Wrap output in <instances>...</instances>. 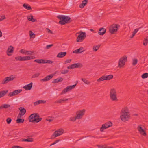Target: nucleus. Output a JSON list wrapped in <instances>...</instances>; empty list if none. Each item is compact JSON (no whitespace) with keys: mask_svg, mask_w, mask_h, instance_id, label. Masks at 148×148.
<instances>
[{"mask_svg":"<svg viewBox=\"0 0 148 148\" xmlns=\"http://www.w3.org/2000/svg\"><path fill=\"white\" fill-rule=\"evenodd\" d=\"M68 100V99L63 98L60 99L56 100L54 102V103L55 104H59L63 103H64V102L67 101Z\"/></svg>","mask_w":148,"mask_h":148,"instance_id":"nucleus-16","label":"nucleus"},{"mask_svg":"<svg viewBox=\"0 0 148 148\" xmlns=\"http://www.w3.org/2000/svg\"><path fill=\"white\" fill-rule=\"evenodd\" d=\"M46 101L42 100H39L38 101V103L39 104H44L46 103Z\"/></svg>","mask_w":148,"mask_h":148,"instance_id":"nucleus-45","label":"nucleus"},{"mask_svg":"<svg viewBox=\"0 0 148 148\" xmlns=\"http://www.w3.org/2000/svg\"><path fill=\"white\" fill-rule=\"evenodd\" d=\"M30 32H31V33H30V37H32V36H33V35H35V34H34L31 31H30Z\"/></svg>","mask_w":148,"mask_h":148,"instance_id":"nucleus-59","label":"nucleus"},{"mask_svg":"<svg viewBox=\"0 0 148 148\" xmlns=\"http://www.w3.org/2000/svg\"><path fill=\"white\" fill-rule=\"evenodd\" d=\"M54 62L53 61L45 60V63H49V64H52Z\"/></svg>","mask_w":148,"mask_h":148,"instance_id":"nucleus-41","label":"nucleus"},{"mask_svg":"<svg viewBox=\"0 0 148 148\" xmlns=\"http://www.w3.org/2000/svg\"><path fill=\"white\" fill-rule=\"evenodd\" d=\"M12 121L11 119L10 118H8L6 119V122L8 124H10Z\"/></svg>","mask_w":148,"mask_h":148,"instance_id":"nucleus-49","label":"nucleus"},{"mask_svg":"<svg viewBox=\"0 0 148 148\" xmlns=\"http://www.w3.org/2000/svg\"><path fill=\"white\" fill-rule=\"evenodd\" d=\"M76 84H75V85H71V86H69L70 87L71 89L72 90V89L74 88L76 86Z\"/></svg>","mask_w":148,"mask_h":148,"instance_id":"nucleus-57","label":"nucleus"},{"mask_svg":"<svg viewBox=\"0 0 148 148\" xmlns=\"http://www.w3.org/2000/svg\"><path fill=\"white\" fill-rule=\"evenodd\" d=\"M16 147L17 146H14L12 147V148H17Z\"/></svg>","mask_w":148,"mask_h":148,"instance_id":"nucleus-64","label":"nucleus"},{"mask_svg":"<svg viewBox=\"0 0 148 148\" xmlns=\"http://www.w3.org/2000/svg\"><path fill=\"white\" fill-rule=\"evenodd\" d=\"M113 77V76L112 75H110L107 76L103 75L98 79L97 81L100 82L105 80H108L112 79Z\"/></svg>","mask_w":148,"mask_h":148,"instance_id":"nucleus-7","label":"nucleus"},{"mask_svg":"<svg viewBox=\"0 0 148 148\" xmlns=\"http://www.w3.org/2000/svg\"><path fill=\"white\" fill-rule=\"evenodd\" d=\"M40 75V73H37L36 74H34L32 76V78H34L38 77Z\"/></svg>","mask_w":148,"mask_h":148,"instance_id":"nucleus-40","label":"nucleus"},{"mask_svg":"<svg viewBox=\"0 0 148 148\" xmlns=\"http://www.w3.org/2000/svg\"><path fill=\"white\" fill-rule=\"evenodd\" d=\"M34 62L39 64H45V60L42 59H36L34 60Z\"/></svg>","mask_w":148,"mask_h":148,"instance_id":"nucleus-26","label":"nucleus"},{"mask_svg":"<svg viewBox=\"0 0 148 148\" xmlns=\"http://www.w3.org/2000/svg\"><path fill=\"white\" fill-rule=\"evenodd\" d=\"M110 99L112 101H118L116 92L114 89H111L110 93Z\"/></svg>","mask_w":148,"mask_h":148,"instance_id":"nucleus-3","label":"nucleus"},{"mask_svg":"<svg viewBox=\"0 0 148 148\" xmlns=\"http://www.w3.org/2000/svg\"><path fill=\"white\" fill-rule=\"evenodd\" d=\"M53 44H51L49 45H48L46 46V48L47 49H48L51 48L52 46H53Z\"/></svg>","mask_w":148,"mask_h":148,"instance_id":"nucleus-55","label":"nucleus"},{"mask_svg":"<svg viewBox=\"0 0 148 148\" xmlns=\"http://www.w3.org/2000/svg\"><path fill=\"white\" fill-rule=\"evenodd\" d=\"M64 132V130L62 129H59L56 131L51 136V139H53L56 137L59 136L62 134Z\"/></svg>","mask_w":148,"mask_h":148,"instance_id":"nucleus-4","label":"nucleus"},{"mask_svg":"<svg viewBox=\"0 0 148 148\" xmlns=\"http://www.w3.org/2000/svg\"><path fill=\"white\" fill-rule=\"evenodd\" d=\"M83 66L82 64L80 63L73 64L67 67L69 69H73L76 68H81Z\"/></svg>","mask_w":148,"mask_h":148,"instance_id":"nucleus-11","label":"nucleus"},{"mask_svg":"<svg viewBox=\"0 0 148 148\" xmlns=\"http://www.w3.org/2000/svg\"><path fill=\"white\" fill-rule=\"evenodd\" d=\"M33 16H32V15H31L29 17H28L27 19L29 21H31L32 20V19H33Z\"/></svg>","mask_w":148,"mask_h":148,"instance_id":"nucleus-52","label":"nucleus"},{"mask_svg":"<svg viewBox=\"0 0 148 148\" xmlns=\"http://www.w3.org/2000/svg\"><path fill=\"white\" fill-rule=\"evenodd\" d=\"M71 61V59H67L64 62V64H66L67 63H69Z\"/></svg>","mask_w":148,"mask_h":148,"instance_id":"nucleus-51","label":"nucleus"},{"mask_svg":"<svg viewBox=\"0 0 148 148\" xmlns=\"http://www.w3.org/2000/svg\"><path fill=\"white\" fill-rule=\"evenodd\" d=\"M148 77V73H145L142 75L141 77L143 79L146 78Z\"/></svg>","mask_w":148,"mask_h":148,"instance_id":"nucleus-34","label":"nucleus"},{"mask_svg":"<svg viewBox=\"0 0 148 148\" xmlns=\"http://www.w3.org/2000/svg\"><path fill=\"white\" fill-rule=\"evenodd\" d=\"M22 91V90H15L13 92L14 93L15 95H17L18 93H20Z\"/></svg>","mask_w":148,"mask_h":148,"instance_id":"nucleus-38","label":"nucleus"},{"mask_svg":"<svg viewBox=\"0 0 148 148\" xmlns=\"http://www.w3.org/2000/svg\"><path fill=\"white\" fill-rule=\"evenodd\" d=\"M81 79L85 84H89L90 83V82L88 81V80H86L85 78H82Z\"/></svg>","mask_w":148,"mask_h":148,"instance_id":"nucleus-37","label":"nucleus"},{"mask_svg":"<svg viewBox=\"0 0 148 148\" xmlns=\"http://www.w3.org/2000/svg\"><path fill=\"white\" fill-rule=\"evenodd\" d=\"M127 56H125L121 58L118 62V66L120 68L122 67L125 64V63L127 60Z\"/></svg>","mask_w":148,"mask_h":148,"instance_id":"nucleus-5","label":"nucleus"},{"mask_svg":"<svg viewBox=\"0 0 148 148\" xmlns=\"http://www.w3.org/2000/svg\"><path fill=\"white\" fill-rule=\"evenodd\" d=\"M42 119V118H39V117H36L34 119V120H32V121H33L32 122H35L37 123L39 121H41Z\"/></svg>","mask_w":148,"mask_h":148,"instance_id":"nucleus-28","label":"nucleus"},{"mask_svg":"<svg viewBox=\"0 0 148 148\" xmlns=\"http://www.w3.org/2000/svg\"><path fill=\"white\" fill-rule=\"evenodd\" d=\"M28 57H29V58L28 59V60L35 58V57L34 56H28Z\"/></svg>","mask_w":148,"mask_h":148,"instance_id":"nucleus-53","label":"nucleus"},{"mask_svg":"<svg viewBox=\"0 0 148 148\" xmlns=\"http://www.w3.org/2000/svg\"><path fill=\"white\" fill-rule=\"evenodd\" d=\"M107 128L106 127L104 124L102 125V127L100 128V131L103 132L104 130L106 129Z\"/></svg>","mask_w":148,"mask_h":148,"instance_id":"nucleus-36","label":"nucleus"},{"mask_svg":"<svg viewBox=\"0 0 148 148\" xmlns=\"http://www.w3.org/2000/svg\"><path fill=\"white\" fill-rule=\"evenodd\" d=\"M85 112L84 109L77 111L76 112L77 116H76L77 119H79L82 118L84 115Z\"/></svg>","mask_w":148,"mask_h":148,"instance_id":"nucleus-10","label":"nucleus"},{"mask_svg":"<svg viewBox=\"0 0 148 148\" xmlns=\"http://www.w3.org/2000/svg\"><path fill=\"white\" fill-rule=\"evenodd\" d=\"M101 45H98L96 46H94L93 47V50L94 51H97L100 47Z\"/></svg>","mask_w":148,"mask_h":148,"instance_id":"nucleus-29","label":"nucleus"},{"mask_svg":"<svg viewBox=\"0 0 148 148\" xmlns=\"http://www.w3.org/2000/svg\"><path fill=\"white\" fill-rule=\"evenodd\" d=\"M22 116H18L17 119L16 120V122L18 124L23 123L24 121L25 120L24 119L21 118Z\"/></svg>","mask_w":148,"mask_h":148,"instance_id":"nucleus-18","label":"nucleus"},{"mask_svg":"<svg viewBox=\"0 0 148 148\" xmlns=\"http://www.w3.org/2000/svg\"><path fill=\"white\" fill-rule=\"evenodd\" d=\"M34 53V51H27V55H33Z\"/></svg>","mask_w":148,"mask_h":148,"instance_id":"nucleus-48","label":"nucleus"},{"mask_svg":"<svg viewBox=\"0 0 148 148\" xmlns=\"http://www.w3.org/2000/svg\"><path fill=\"white\" fill-rule=\"evenodd\" d=\"M119 27H120L119 25L116 24H113L109 28V31L111 34H113L117 31L118 28Z\"/></svg>","mask_w":148,"mask_h":148,"instance_id":"nucleus-6","label":"nucleus"},{"mask_svg":"<svg viewBox=\"0 0 148 148\" xmlns=\"http://www.w3.org/2000/svg\"><path fill=\"white\" fill-rule=\"evenodd\" d=\"M47 29L48 30V33H51V34H53V32H52V31H51V30H50L48 28H47Z\"/></svg>","mask_w":148,"mask_h":148,"instance_id":"nucleus-58","label":"nucleus"},{"mask_svg":"<svg viewBox=\"0 0 148 148\" xmlns=\"http://www.w3.org/2000/svg\"><path fill=\"white\" fill-rule=\"evenodd\" d=\"M138 60L136 59H134L133 60L132 65L135 66L137 64Z\"/></svg>","mask_w":148,"mask_h":148,"instance_id":"nucleus-39","label":"nucleus"},{"mask_svg":"<svg viewBox=\"0 0 148 148\" xmlns=\"http://www.w3.org/2000/svg\"><path fill=\"white\" fill-rule=\"evenodd\" d=\"M34 106H36L37 105L39 104V103H38V101L35 102H34Z\"/></svg>","mask_w":148,"mask_h":148,"instance_id":"nucleus-60","label":"nucleus"},{"mask_svg":"<svg viewBox=\"0 0 148 148\" xmlns=\"http://www.w3.org/2000/svg\"><path fill=\"white\" fill-rule=\"evenodd\" d=\"M15 59L17 60L22 61V58L21 56L15 57Z\"/></svg>","mask_w":148,"mask_h":148,"instance_id":"nucleus-47","label":"nucleus"},{"mask_svg":"<svg viewBox=\"0 0 148 148\" xmlns=\"http://www.w3.org/2000/svg\"><path fill=\"white\" fill-rule=\"evenodd\" d=\"M130 117V111L127 107L123 108L121 111V114L120 118L123 121H127Z\"/></svg>","mask_w":148,"mask_h":148,"instance_id":"nucleus-1","label":"nucleus"},{"mask_svg":"<svg viewBox=\"0 0 148 148\" xmlns=\"http://www.w3.org/2000/svg\"><path fill=\"white\" fill-rule=\"evenodd\" d=\"M33 83L31 82L29 84L26 85L23 87V88L26 90H30L32 87Z\"/></svg>","mask_w":148,"mask_h":148,"instance_id":"nucleus-20","label":"nucleus"},{"mask_svg":"<svg viewBox=\"0 0 148 148\" xmlns=\"http://www.w3.org/2000/svg\"><path fill=\"white\" fill-rule=\"evenodd\" d=\"M63 78L62 77L57 78L56 79H54L52 82V83H56L59 82H61L63 81Z\"/></svg>","mask_w":148,"mask_h":148,"instance_id":"nucleus-23","label":"nucleus"},{"mask_svg":"<svg viewBox=\"0 0 148 148\" xmlns=\"http://www.w3.org/2000/svg\"><path fill=\"white\" fill-rule=\"evenodd\" d=\"M69 72V70H62L61 72V74H67Z\"/></svg>","mask_w":148,"mask_h":148,"instance_id":"nucleus-46","label":"nucleus"},{"mask_svg":"<svg viewBox=\"0 0 148 148\" xmlns=\"http://www.w3.org/2000/svg\"><path fill=\"white\" fill-rule=\"evenodd\" d=\"M21 141H22L32 142L33 141V139L32 138H30L26 139H22Z\"/></svg>","mask_w":148,"mask_h":148,"instance_id":"nucleus-30","label":"nucleus"},{"mask_svg":"<svg viewBox=\"0 0 148 148\" xmlns=\"http://www.w3.org/2000/svg\"><path fill=\"white\" fill-rule=\"evenodd\" d=\"M13 76V75H12L10 77H6L1 81V84H7L9 82L13 81L15 78V77Z\"/></svg>","mask_w":148,"mask_h":148,"instance_id":"nucleus-8","label":"nucleus"},{"mask_svg":"<svg viewBox=\"0 0 148 148\" xmlns=\"http://www.w3.org/2000/svg\"><path fill=\"white\" fill-rule=\"evenodd\" d=\"M10 105L8 104H4L0 106V110L3 108L7 109L10 107Z\"/></svg>","mask_w":148,"mask_h":148,"instance_id":"nucleus-27","label":"nucleus"},{"mask_svg":"<svg viewBox=\"0 0 148 148\" xmlns=\"http://www.w3.org/2000/svg\"><path fill=\"white\" fill-rule=\"evenodd\" d=\"M138 130L139 131L140 134L142 135L145 136L146 135V133L145 132V130H143L141 126L139 125L137 127Z\"/></svg>","mask_w":148,"mask_h":148,"instance_id":"nucleus-14","label":"nucleus"},{"mask_svg":"<svg viewBox=\"0 0 148 148\" xmlns=\"http://www.w3.org/2000/svg\"><path fill=\"white\" fill-rule=\"evenodd\" d=\"M15 94L13 92H10L8 95V96H10V97H12V96H15Z\"/></svg>","mask_w":148,"mask_h":148,"instance_id":"nucleus-50","label":"nucleus"},{"mask_svg":"<svg viewBox=\"0 0 148 148\" xmlns=\"http://www.w3.org/2000/svg\"><path fill=\"white\" fill-rule=\"evenodd\" d=\"M84 2H85V3L81 4L79 5V7L81 8H82L86 5L88 2V0H84Z\"/></svg>","mask_w":148,"mask_h":148,"instance_id":"nucleus-33","label":"nucleus"},{"mask_svg":"<svg viewBox=\"0 0 148 148\" xmlns=\"http://www.w3.org/2000/svg\"><path fill=\"white\" fill-rule=\"evenodd\" d=\"M20 112L18 116H22L24 115L26 112V110L23 107H20L18 108Z\"/></svg>","mask_w":148,"mask_h":148,"instance_id":"nucleus-13","label":"nucleus"},{"mask_svg":"<svg viewBox=\"0 0 148 148\" xmlns=\"http://www.w3.org/2000/svg\"><path fill=\"white\" fill-rule=\"evenodd\" d=\"M39 115L37 113H34L31 114L30 116H29V122H33V121H32V120H34L36 117H39Z\"/></svg>","mask_w":148,"mask_h":148,"instance_id":"nucleus-12","label":"nucleus"},{"mask_svg":"<svg viewBox=\"0 0 148 148\" xmlns=\"http://www.w3.org/2000/svg\"><path fill=\"white\" fill-rule=\"evenodd\" d=\"M2 17H3V18H1V19H2V20H4V19H5L6 18H5V16H3Z\"/></svg>","mask_w":148,"mask_h":148,"instance_id":"nucleus-63","label":"nucleus"},{"mask_svg":"<svg viewBox=\"0 0 148 148\" xmlns=\"http://www.w3.org/2000/svg\"><path fill=\"white\" fill-rule=\"evenodd\" d=\"M53 118L52 117H48L46 119V120L47 121H49V122H50L52 121L53 120Z\"/></svg>","mask_w":148,"mask_h":148,"instance_id":"nucleus-43","label":"nucleus"},{"mask_svg":"<svg viewBox=\"0 0 148 148\" xmlns=\"http://www.w3.org/2000/svg\"><path fill=\"white\" fill-rule=\"evenodd\" d=\"M106 31V30L103 27H101L99 29L98 34L99 35H103L105 33Z\"/></svg>","mask_w":148,"mask_h":148,"instance_id":"nucleus-19","label":"nucleus"},{"mask_svg":"<svg viewBox=\"0 0 148 148\" xmlns=\"http://www.w3.org/2000/svg\"><path fill=\"white\" fill-rule=\"evenodd\" d=\"M104 125H105V126L106 127L108 128L109 127H111L112 126V123L110 121H108L105 124H104Z\"/></svg>","mask_w":148,"mask_h":148,"instance_id":"nucleus-31","label":"nucleus"},{"mask_svg":"<svg viewBox=\"0 0 148 148\" xmlns=\"http://www.w3.org/2000/svg\"><path fill=\"white\" fill-rule=\"evenodd\" d=\"M23 6L28 10H32L31 7L28 4L24 3L23 4Z\"/></svg>","mask_w":148,"mask_h":148,"instance_id":"nucleus-25","label":"nucleus"},{"mask_svg":"<svg viewBox=\"0 0 148 148\" xmlns=\"http://www.w3.org/2000/svg\"><path fill=\"white\" fill-rule=\"evenodd\" d=\"M37 21V20L36 19L33 18V19H32V20L31 21H32L33 22H34L35 21Z\"/></svg>","mask_w":148,"mask_h":148,"instance_id":"nucleus-61","label":"nucleus"},{"mask_svg":"<svg viewBox=\"0 0 148 148\" xmlns=\"http://www.w3.org/2000/svg\"><path fill=\"white\" fill-rule=\"evenodd\" d=\"M71 88L69 86H68L66 88L64 89L62 92H63L64 93H66V92L70 90H71Z\"/></svg>","mask_w":148,"mask_h":148,"instance_id":"nucleus-32","label":"nucleus"},{"mask_svg":"<svg viewBox=\"0 0 148 148\" xmlns=\"http://www.w3.org/2000/svg\"><path fill=\"white\" fill-rule=\"evenodd\" d=\"M86 37L85 32H82L79 34L77 38V41L78 42H81Z\"/></svg>","mask_w":148,"mask_h":148,"instance_id":"nucleus-9","label":"nucleus"},{"mask_svg":"<svg viewBox=\"0 0 148 148\" xmlns=\"http://www.w3.org/2000/svg\"><path fill=\"white\" fill-rule=\"evenodd\" d=\"M67 53L66 52H61L59 53L57 55V57L58 58H63L65 56L66 54Z\"/></svg>","mask_w":148,"mask_h":148,"instance_id":"nucleus-22","label":"nucleus"},{"mask_svg":"<svg viewBox=\"0 0 148 148\" xmlns=\"http://www.w3.org/2000/svg\"><path fill=\"white\" fill-rule=\"evenodd\" d=\"M98 146L99 148H104V147H103V146H101L99 145H98Z\"/></svg>","mask_w":148,"mask_h":148,"instance_id":"nucleus-62","label":"nucleus"},{"mask_svg":"<svg viewBox=\"0 0 148 148\" xmlns=\"http://www.w3.org/2000/svg\"><path fill=\"white\" fill-rule=\"evenodd\" d=\"M57 18L60 20L59 23L62 25L69 23L71 22V18L67 16L59 15L57 16Z\"/></svg>","mask_w":148,"mask_h":148,"instance_id":"nucleus-2","label":"nucleus"},{"mask_svg":"<svg viewBox=\"0 0 148 148\" xmlns=\"http://www.w3.org/2000/svg\"><path fill=\"white\" fill-rule=\"evenodd\" d=\"M27 51L24 49H22L20 51V52L22 54H26Z\"/></svg>","mask_w":148,"mask_h":148,"instance_id":"nucleus-44","label":"nucleus"},{"mask_svg":"<svg viewBox=\"0 0 148 148\" xmlns=\"http://www.w3.org/2000/svg\"><path fill=\"white\" fill-rule=\"evenodd\" d=\"M13 47L12 46H10L7 51L6 53L7 55L9 56H10L11 55V53H13Z\"/></svg>","mask_w":148,"mask_h":148,"instance_id":"nucleus-15","label":"nucleus"},{"mask_svg":"<svg viewBox=\"0 0 148 148\" xmlns=\"http://www.w3.org/2000/svg\"><path fill=\"white\" fill-rule=\"evenodd\" d=\"M8 92V90H2L0 91V98L4 96Z\"/></svg>","mask_w":148,"mask_h":148,"instance_id":"nucleus-24","label":"nucleus"},{"mask_svg":"<svg viewBox=\"0 0 148 148\" xmlns=\"http://www.w3.org/2000/svg\"><path fill=\"white\" fill-rule=\"evenodd\" d=\"M53 74H51L45 77L44 79H40L41 81L45 82L51 79L53 77Z\"/></svg>","mask_w":148,"mask_h":148,"instance_id":"nucleus-17","label":"nucleus"},{"mask_svg":"<svg viewBox=\"0 0 148 148\" xmlns=\"http://www.w3.org/2000/svg\"><path fill=\"white\" fill-rule=\"evenodd\" d=\"M22 61L28 60L29 59V57H28V56L22 57Z\"/></svg>","mask_w":148,"mask_h":148,"instance_id":"nucleus-42","label":"nucleus"},{"mask_svg":"<svg viewBox=\"0 0 148 148\" xmlns=\"http://www.w3.org/2000/svg\"><path fill=\"white\" fill-rule=\"evenodd\" d=\"M140 28L135 29L133 33L135 34L139 30V29Z\"/></svg>","mask_w":148,"mask_h":148,"instance_id":"nucleus-54","label":"nucleus"},{"mask_svg":"<svg viewBox=\"0 0 148 148\" xmlns=\"http://www.w3.org/2000/svg\"><path fill=\"white\" fill-rule=\"evenodd\" d=\"M59 141H60V140H57L55 141L54 143H53L51 144L50 145V146H52V145H55V144H56Z\"/></svg>","mask_w":148,"mask_h":148,"instance_id":"nucleus-56","label":"nucleus"},{"mask_svg":"<svg viewBox=\"0 0 148 148\" xmlns=\"http://www.w3.org/2000/svg\"><path fill=\"white\" fill-rule=\"evenodd\" d=\"M85 50H84V48L83 47H80L78 49L75 50L73 51V53H81L82 52H84Z\"/></svg>","mask_w":148,"mask_h":148,"instance_id":"nucleus-21","label":"nucleus"},{"mask_svg":"<svg viewBox=\"0 0 148 148\" xmlns=\"http://www.w3.org/2000/svg\"><path fill=\"white\" fill-rule=\"evenodd\" d=\"M77 119V118L76 117H70L69 119V121H73V122H75L76 121V119Z\"/></svg>","mask_w":148,"mask_h":148,"instance_id":"nucleus-35","label":"nucleus"}]
</instances>
